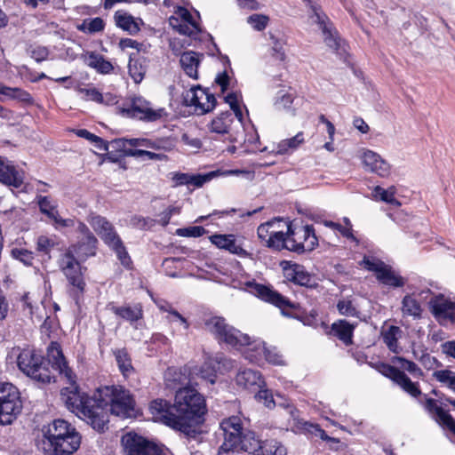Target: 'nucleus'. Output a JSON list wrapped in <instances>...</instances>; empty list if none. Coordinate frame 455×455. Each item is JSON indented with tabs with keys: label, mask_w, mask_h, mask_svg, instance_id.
Listing matches in <instances>:
<instances>
[{
	"label": "nucleus",
	"mask_w": 455,
	"mask_h": 455,
	"mask_svg": "<svg viewBox=\"0 0 455 455\" xmlns=\"http://www.w3.org/2000/svg\"><path fill=\"white\" fill-rule=\"evenodd\" d=\"M49 357L53 363L52 369L66 379L69 385L60 391V399L66 407L98 432L108 429L107 409L99 403L97 397L89 396L80 391L76 382V375L68 367L58 343H51Z\"/></svg>",
	"instance_id": "obj_1"
},
{
	"label": "nucleus",
	"mask_w": 455,
	"mask_h": 455,
	"mask_svg": "<svg viewBox=\"0 0 455 455\" xmlns=\"http://www.w3.org/2000/svg\"><path fill=\"white\" fill-rule=\"evenodd\" d=\"M152 415L162 423L187 435L196 434V427L207 412L204 395L195 387L179 388L173 404L164 400H155L150 404Z\"/></svg>",
	"instance_id": "obj_2"
},
{
	"label": "nucleus",
	"mask_w": 455,
	"mask_h": 455,
	"mask_svg": "<svg viewBox=\"0 0 455 455\" xmlns=\"http://www.w3.org/2000/svg\"><path fill=\"white\" fill-rule=\"evenodd\" d=\"M220 429L224 441L219 449V455H234L239 451L253 455L259 454L262 441L257 438L254 432L243 427L239 417L224 419L220 422Z\"/></svg>",
	"instance_id": "obj_3"
},
{
	"label": "nucleus",
	"mask_w": 455,
	"mask_h": 455,
	"mask_svg": "<svg viewBox=\"0 0 455 455\" xmlns=\"http://www.w3.org/2000/svg\"><path fill=\"white\" fill-rule=\"evenodd\" d=\"M42 448L50 455H71L81 444V435L64 419H54L43 428Z\"/></svg>",
	"instance_id": "obj_4"
},
{
	"label": "nucleus",
	"mask_w": 455,
	"mask_h": 455,
	"mask_svg": "<svg viewBox=\"0 0 455 455\" xmlns=\"http://www.w3.org/2000/svg\"><path fill=\"white\" fill-rule=\"evenodd\" d=\"M99 403L112 414L129 418L133 414L134 400L130 392L121 386L104 387L99 389Z\"/></svg>",
	"instance_id": "obj_5"
},
{
	"label": "nucleus",
	"mask_w": 455,
	"mask_h": 455,
	"mask_svg": "<svg viewBox=\"0 0 455 455\" xmlns=\"http://www.w3.org/2000/svg\"><path fill=\"white\" fill-rule=\"evenodd\" d=\"M47 356H49V349H47ZM49 364L52 366L53 364L50 357L46 361L44 356L28 348L20 351L17 356L19 369L28 377L42 383H50L54 379Z\"/></svg>",
	"instance_id": "obj_6"
},
{
	"label": "nucleus",
	"mask_w": 455,
	"mask_h": 455,
	"mask_svg": "<svg viewBox=\"0 0 455 455\" xmlns=\"http://www.w3.org/2000/svg\"><path fill=\"white\" fill-rule=\"evenodd\" d=\"M206 330L213 334L215 338L228 346L240 347L251 346V337L242 333L239 330L228 324L226 320L220 316H212L204 323Z\"/></svg>",
	"instance_id": "obj_7"
},
{
	"label": "nucleus",
	"mask_w": 455,
	"mask_h": 455,
	"mask_svg": "<svg viewBox=\"0 0 455 455\" xmlns=\"http://www.w3.org/2000/svg\"><path fill=\"white\" fill-rule=\"evenodd\" d=\"M22 409L20 393L11 383H0V425H9Z\"/></svg>",
	"instance_id": "obj_8"
},
{
	"label": "nucleus",
	"mask_w": 455,
	"mask_h": 455,
	"mask_svg": "<svg viewBox=\"0 0 455 455\" xmlns=\"http://www.w3.org/2000/svg\"><path fill=\"white\" fill-rule=\"evenodd\" d=\"M286 249L297 253L312 251L318 245V239L311 225L287 227Z\"/></svg>",
	"instance_id": "obj_9"
},
{
	"label": "nucleus",
	"mask_w": 455,
	"mask_h": 455,
	"mask_svg": "<svg viewBox=\"0 0 455 455\" xmlns=\"http://www.w3.org/2000/svg\"><path fill=\"white\" fill-rule=\"evenodd\" d=\"M305 2L311 10L309 18L312 23L316 24L321 30L324 44L331 51L338 52L341 39L332 22L319 6L314 4L310 0H305Z\"/></svg>",
	"instance_id": "obj_10"
},
{
	"label": "nucleus",
	"mask_w": 455,
	"mask_h": 455,
	"mask_svg": "<svg viewBox=\"0 0 455 455\" xmlns=\"http://www.w3.org/2000/svg\"><path fill=\"white\" fill-rule=\"evenodd\" d=\"M120 113L126 117L147 122H155L166 116L164 108H153L151 103L141 97H134L120 108Z\"/></svg>",
	"instance_id": "obj_11"
},
{
	"label": "nucleus",
	"mask_w": 455,
	"mask_h": 455,
	"mask_svg": "<svg viewBox=\"0 0 455 455\" xmlns=\"http://www.w3.org/2000/svg\"><path fill=\"white\" fill-rule=\"evenodd\" d=\"M59 266L70 285L73 286L74 296L76 297L82 294L84 291L85 283L81 271V266L74 254H72L71 250H68L61 255Z\"/></svg>",
	"instance_id": "obj_12"
},
{
	"label": "nucleus",
	"mask_w": 455,
	"mask_h": 455,
	"mask_svg": "<svg viewBox=\"0 0 455 455\" xmlns=\"http://www.w3.org/2000/svg\"><path fill=\"white\" fill-rule=\"evenodd\" d=\"M183 102L188 107H194L198 115H204L214 108L216 99L208 90L197 85L184 93Z\"/></svg>",
	"instance_id": "obj_13"
},
{
	"label": "nucleus",
	"mask_w": 455,
	"mask_h": 455,
	"mask_svg": "<svg viewBox=\"0 0 455 455\" xmlns=\"http://www.w3.org/2000/svg\"><path fill=\"white\" fill-rule=\"evenodd\" d=\"M121 442L124 455H163L155 443L134 433L124 435Z\"/></svg>",
	"instance_id": "obj_14"
},
{
	"label": "nucleus",
	"mask_w": 455,
	"mask_h": 455,
	"mask_svg": "<svg viewBox=\"0 0 455 455\" xmlns=\"http://www.w3.org/2000/svg\"><path fill=\"white\" fill-rule=\"evenodd\" d=\"M245 284L251 293L259 297L262 300L272 303L279 308L283 309L294 307L293 304L288 299L267 286L255 282H247Z\"/></svg>",
	"instance_id": "obj_15"
},
{
	"label": "nucleus",
	"mask_w": 455,
	"mask_h": 455,
	"mask_svg": "<svg viewBox=\"0 0 455 455\" xmlns=\"http://www.w3.org/2000/svg\"><path fill=\"white\" fill-rule=\"evenodd\" d=\"M429 308L435 318L442 325L455 323V302L443 295L436 296L429 301Z\"/></svg>",
	"instance_id": "obj_16"
},
{
	"label": "nucleus",
	"mask_w": 455,
	"mask_h": 455,
	"mask_svg": "<svg viewBox=\"0 0 455 455\" xmlns=\"http://www.w3.org/2000/svg\"><path fill=\"white\" fill-rule=\"evenodd\" d=\"M263 356L272 364H284L283 357L277 348L275 347H267L265 343L261 341L256 342L253 347L249 348L246 352V357L253 363H259Z\"/></svg>",
	"instance_id": "obj_17"
},
{
	"label": "nucleus",
	"mask_w": 455,
	"mask_h": 455,
	"mask_svg": "<svg viewBox=\"0 0 455 455\" xmlns=\"http://www.w3.org/2000/svg\"><path fill=\"white\" fill-rule=\"evenodd\" d=\"M222 356L216 355L214 358H208L200 367H194L190 371V383L199 385L196 378L201 379L202 382H206L213 385L216 382V369L215 363H220Z\"/></svg>",
	"instance_id": "obj_18"
},
{
	"label": "nucleus",
	"mask_w": 455,
	"mask_h": 455,
	"mask_svg": "<svg viewBox=\"0 0 455 455\" xmlns=\"http://www.w3.org/2000/svg\"><path fill=\"white\" fill-rule=\"evenodd\" d=\"M88 222L108 246L119 238L114 226L105 217L91 214Z\"/></svg>",
	"instance_id": "obj_19"
},
{
	"label": "nucleus",
	"mask_w": 455,
	"mask_h": 455,
	"mask_svg": "<svg viewBox=\"0 0 455 455\" xmlns=\"http://www.w3.org/2000/svg\"><path fill=\"white\" fill-rule=\"evenodd\" d=\"M209 239L211 243L219 249L226 250L242 258L250 256V253L243 248L242 243L237 241L235 235L233 234H214L211 235Z\"/></svg>",
	"instance_id": "obj_20"
},
{
	"label": "nucleus",
	"mask_w": 455,
	"mask_h": 455,
	"mask_svg": "<svg viewBox=\"0 0 455 455\" xmlns=\"http://www.w3.org/2000/svg\"><path fill=\"white\" fill-rule=\"evenodd\" d=\"M364 169L386 178L390 174V165L378 153L365 150L361 156Z\"/></svg>",
	"instance_id": "obj_21"
},
{
	"label": "nucleus",
	"mask_w": 455,
	"mask_h": 455,
	"mask_svg": "<svg viewBox=\"0 0 455 455\" xmlns=\"http://www.w3.org/2000/svg\"><path fill=\"white\" fill-rule=\"evenodd\" d=\"M0 182L8 187L19 188L24 182L23 172H19L12 163L0 156Z\"/></svg>",
	"instance_id": "obj_22"
},
{
	"label": "nucleus",
	"mask_w": 455,
	"mask_h": 455,
	"mask_svg": "<svg viewBox=\"0 0 455 455\" xmlns=\"http://www.w3.org/2000/svg\"><path fill=\"white\" fill-rule=\"evenodd\" d=\"M234 122L233 115L229 111L222 112L215 116L208 124L210 132L225 136V140H232V135L229 133L231 125Z\"/></svg>",
	"instance_id": "obj_23"
},
{
	"label": "nucleus",
	"mask_w": 455,
	"mask_h": 455,
	"mask_svg": "<svg viewBox=\"0 0 455 455\" xmlns=\"http://www.w3.org/2000/svg\"><path fill=\"white\" fill-rule=\"evenodd\" d=\"M220 175V171L210 172L205 174L192 175L188 173H176L172 180L175 186L194 185L196 188L202 187L204 183Z\"/></svg>",
	"instance_id": "obj_24"
},
{
	"label": "nucleus",
	"mask_w": 455,
	"mask_h": 455,
	"mask_svg": "<svg viewBox=\"0 0 455 455\" xmlns=\"http://www.w3.org/2000/svg\"><path fill=\"white\" fill-rule=\"evenodd\" d=\"M203 58V54L193 51L184 52L180 55V63L188 76L196 80L198 79V67Z\"/></svg>",
	"instance_id": "obj_25"
},
{
	"label": "nucleus",
	"mask_w": 455,
	"mask_h": 455,
	"mask_svg": "<svg viewBox=\"0 0 455 455\" xmlns=\"http://www.w3.org/2000/svg\"><path fill=\"white\" fill-rule=\"evenodd\" d=\"M114 20L116 25L130 35H136L140 30V24L142 23L140 19L136 20L128 12L119 10L115 12Z\"/></svg>",
	"instance_id": "obj_26"
},
{
	"label": "nucleus",
	"mask_w": 455,
	"mask_h": 455,
	"mask_svg": "<svg viewBox=\"0 0 455 455\" xmlns=\"http://www.w3.org/2000/svg\"><path fill=\"white\" fill-rule=\"evenodd\" d=\"M98 240L93 236L85 238H79L76 244L72 245L68 250L72 251V254L76 253L81 259H87L88 257L96 254Z\"/></svg>",
	"instance_id": "obj_27"
},
{
	"label": "nucleus",
	"mask_w": 455,
	"mask_h": 455,
	"mask_svg": "<svg viewBox=\"0 0 455 455\" xmlns=\"http://www.w3.org/2000/svg\"><path fill=\"white\" fill-rule=\"evenodd\" d=\"M284 272L288 280L301 286H313L312 276L305 270L303 266L294 264L289 267L284 268Z\"/></svg>",
	"instance_id": "obj_28"
},
{
	"label": "nucleus",
	"mask_w": 455,
	"mask_h": 455,
	"mask_svg": "<svg viewBox=\"0 0 455 455\" xmlns=\"http://www.w3.org/2000/svg\"><path fill=\"white\" fill-rule=\"evenodd\" d=\"M235 380L237 385L244 388H251L253 387H261L264 383L260 373L251 369H245L239 371L236 375Z\"/></svg>",
	"instance_id": "obj_29"
},
{
	"label": "nucleus",
	"mask_w": 455,
	"mask_h": 455,
	"mask_svg": "<svg viewBox=\"0 0 455 455\" xmlns=\"http://www.w3.org/2000/svg\"><path fill=\"white\" fill-rule=\"evenodd\" d=\"M355 326L346 320H339L332 323L331 331L347 346L352 344Z\"/></svg>",
	"instance_id": "obj_30"
},
{
	"label": "nucleus",
	"mask_w": 455,
	"mask_h": 455,
	"mask_svg": "<svg viewBox=\"0 0 455 455\" xmlns=\"http://www.w3.org/2000/svg\"><path fill=\"white\" fill-rule=\"evenodd\" d=\"M394 383L413 398L422 395L419 383L412 381L403 371H400Z\"/></svg>",
	"instance_id": "obj_31"
},
{
	"label": "nucleus",
	"mask_w": 455,
	"mask_h": 455,
	"mask_svg": "<svg viewBox=\"0 0 455 455\" xmlns=\"http://www.w3.org/2000/svg\"><path fill=\"white\" fill-rule=\"evenodd\" d=\"M112 311L116 315H117L130 323L138 321L139 319H141L143 316L142 308L139 305H136L133 307H131V306L113 307Z\"/></svg>",
	"instance_id": "obj_32"
},
{
	"label": "nucleus",
	"mask_w": 455,
	"mask_h": 455,
	"mask_svg": "<svg viewBox=\"0 0 455 455\" xmlns=\"http://www.w3.org/2000/svg\"><path fill=\"white\" fill-rule=\"evenodd\" d=\"M402 331L397 326H389L382 332V339L388 349L394 353H399L398 338L401 336Z\"/></svg>",
	"instance_id": "obj_33"
},
{
	"label": "nucleus",
	"mask_w": 455,
	"mask_h": 455,
	"mask_svg": "<svg viewBox=\"0 0 455 455\" xmlns=\"http://www.w3.org/2000/svg\"><path fill=\"white\" fill-rule=\"evenodd\" d=\"M304 142L302 132H299L291 139L281 140L276 146V154L285 155L297 149Z\"/></svg>",
	"instance_id": "obj_34"
},
{
	"label": "nucleus",
	"mask_w": 455,
	"mask_h": 455,
	"mask_svg": "<svg viewBox=\"0 0 455 455\" xmlns=\"http://www.w3.org/2000/svg\"><path fill=\"white\" fill-rule=\"evenodd\" d=\"M86 64L102 74H108L113 69V66L109 61L94 52H91L87 56Z\"/></svg>",
	"instance_id": "obj_35"
},
{
	"label": "nucleus",
	"mask_w": 455,
	"mask_h": 455,
	"mask_svg": "<svg viewBox=\"0 0 455 455\" xmlns=\"http://www.w3.org/2000/svg\"><path fill=\"white\" fill-rule=\"evenodd\" d=\"M0 94L4 96L7 99L18 100L22 102H31L32 101V97L28 92H26L20 88H17V87L12 88V87L5 86L1 82H0Z\"/></svg>",
	"instance_id": "obj_36"
},
{
	"label": "nucleus",
	"mask_w": 455,
	"mask_h": 455,
	"mask_svg": "<svg viewBox=\"0 0 455 455\" xmlns=\"http://www.w3.org/2000/svg\"><path fill=\"white\" fill-rule=\"evenodd\" d=\"M105 28L104 20L100 18L84 19L82 23L76 26L77 30L86 34H95L103 31Z\"/></svg>",
	"instance_id": "obj_37"
},
{
	"label": "nucleus",
	"mask_w": 455,
	"mask_h": 455,
	"mask_svg": "<svg viewBox=\"0 0 455 455\" xmlns=\"http://www.w3.org/2000/svg\"><path fill=\"white\" fill-rule=\"evenodd\" d=\"M258 455H286V448L276 440H266L261 442Z\"/></svg>",
	"instance_id": "obj_38"
},
{
	"label": "nucleus",
	"mask_w": 455,
	"mask_h": 455,
	"mask_svg": "<svg viewBox=\"0 0 455 455\" xmlns=\"http://www.w3.org/2000/svg\"><path fill=\"white\" fill-rule=\"evenodd\" d=\"M402 311L403 315L419 318L422 309L416 299L411 295H406L402 301Z\"/></svg>",
	"instance_id": "obj_39"
},
{
	"label": "nucleus",
	"mask_w": 455,
	"mask_h": 455,
	"mask_svg": "<svg viewBox=\"0 0 455 455\" xmlns=\"http://www.w3.org/2000/svg\"><path fill=\"white\" fill-rule=\"evenodd\" d=\"M377 279L383 284L394 287H402L404 284L403 278L396 275L389 266H387L383 271L379 274Z\"/></svg>",
	"instance_id": "obj_40"
},
{
	"label": "nucleus",
	"mask_w": 455,
	"mask_h": 455,
	"mask_svg": "<svg viewBox=\"0 0 455 455\" xmlns=\"http://www.w3.org/2000/svg\"><path fill=\"white\" fill-rule=\"evenodd\" d=\"M395 187H390L387 189H384L380 186H376L372 191L373 197H379V199L383 202L390 204L394 206H400L401 203L395 197Z\"/></svg>",
	"instance_id": "obj_41"
},
{
	"label": "nucleus",
	"mask_w": 455,
	"mask_h": 455,
	"mask_svg": "<svg viewBox=\"0 0 455 455\" xmlns=\"http://www.w3.org/2000/svg\"><path fill=\"white\" fill-rule=\"evenodd\" d=\"M115 357L119 370L124 376H129L133 371L132 360L125 349L115 351Z\"/></svg>",
	"instance_id": "obj_42"
},
{
	"label": "nucleus",
	"mask_w": 455,
	"mask_h": 455,
	"mask_svg": "<svg viewBox=\"0 0 455 455\" xmlns=\"http://www.w3.org/2000/svg\"><path fill=\"white\" fill-rule=\"evenodd\" d=\"M392 362L395 363H398L402 369L407 371L414 377L420 378L423 376L422 370L412 361H409L401 356H395L392 359Z\"/></svg>",
	"instance_id": "obj_43"
},
{
	"label": "nucleus",
	"mask_w": 455,
	"mask_h": 455,
	"mask_svg": "<svg viewBox=\"0 0 455 455\" xmlns=\"http://www.w3.org/2000/svg\"><path fill=\"white\" fill-rule=\"evenodd\" d=\"M129 74L136 84H139L144 78L146 68L142 66V64L139 61V60L133 59L132 56L130 57V61L128 64Z\"/></svg>",
	"instance_id": "obj_44"
},
{
	"label": "nucleus",
	"mask_w": 455,
	"mask_h": 455,
	"mask_svg": "<svg viewBox=\"0 0 455 455\" xmlns=\"http://www.w3.org/2000/svg\"><path fill=\"white\" fill-rule=\"evenodd\" d=\"M270 39L272 41V57L281 62L286 60V53L284 50L285 41L282 38L271 35Z\"/></svg>",
	"instance_id": "obj_45"
},
{
	"label": "nucleus",
	"mask_w": 455,
	"mask_h": 455,
	"mask_svg": "<svg viewBox=\"0 0 455 455\" xmlns=\"http://www.w3.org/2000/svg\"><path fill=\"white\" fill-rule=\"evenodd\" d=\"M13 259L23 263L25 266H31L35 259L34 253L25 248H13L11 251Z\"/></svg>",
	"instance_id": "obj_46"
},
{
	"label": "nucleus",
	"mask_w": 455,
	"mask_h": 455,
	"mask_svg": "<svg viewBox=\"0 0 455 455\" xmlns=\"http://www.w3.org/2000/svg\"><path fill=\"white\" fill-rule=\"evenodd\" d=\"M108 247L116 253L117 258L123 265L128 266L130 264L131 259L120 237L108 245Z\"/></svg>",
	"instance_id": "obj_47"
},
{
	"label": "nucleus",
	"mask_w": 455,
	"mask_h": 455,
	"mask_svg": "<svg viewBox=\"0 0 455 455\" xmlns=\"http://www.w3.org/2000/svg\"><path fill=\"white\" fill-rule=\"evenodd\" d=\"M434 377L441 383L455 391V372L449 370H441L434 372Z\"/></svg>",
	"instance_id": "obj_48"
},
{
	"label": "nucleus",
	"mask_w": 455,
	"mask_h": 455,
	"mask_svg": "<svg viewBox=\"0 0 455 455\" xmlns=\"http://www.w3.org/2000/svg\"><path fill=\"white\" fill-rule=\"evenodd\" d=\"M293 100L294 97L291 94L285 93L276 99L275 107L277 110H286L291 116H294L295 109L291 107Z\"/></svg>",
	"instance_id": "obj_49"
},
{
	"label": "nucleus",
	"mask_w": 455,
	"mask_h": 455,
	"mask_svg": "<svg viewBox=\"0 0 455 455\" xmlns=\"http://www.w3.org/2000/svg\"><path fill=\"white\" fill-rule=\"evenodd\" d=\"M441 414L435 417V421L444 429H448L455 435V419L446 411H440Z\"/></svg>",
	"instance_id": "obj_50"
},
{
	"label": "nucleus",
	"mask_w": 455,
	"mask_h": 455,
	"mask_svg": "<svg viewBox=\"0 0 455 455\" xmlns=\"http://www.w3.org/2000/svg\"><path fill=\"white\" fill-rule=\"evenodd\" d=\"M38 205L40 212L46 215L48 218L54 217L53 215L58 212L56 205L52 204L48 196H38Z\"/></svg>",
	"instance_id": "obj_51"
},
{
	"label": "nucleus",
	"mask_w": 455,
	"mask_h": 455,
	"mask_svg": "<svg viewBox=\"0 0 455 455\" xmlns=\"http://www.w3.org/2000/svg\"><path fill=\"white\" fill-rule=\"evenodd\" d=\"M55 242L52 238L46 235H40L36 239V251L44 254H49L54 248Z\"/></svg>",
	"instance_id": "obj_52"
},
{
	"label": "nucleus",
	"mask_w": 455,
	"mask_h": 455,
	"mask_svg": "<svg viewBox=\"0 0 455 455\" xmlns=\"http://www.w3.org/2000/svg\"><path fill=\"white\" fill-rule=\"evenodd\" d=\"M288 239V233L286 231H280L273 239H267V246L268 248L282 250L286 249V241Z\"/></svg>",
	"instance_id": "obj_53"
},
{
	"label": "nucleus",
	"mask_w": 455,
	"mask_h": 455,
	"mask_svg": "<svg viewBox=\"0 0 455 455\" xmlns=\"http://www.w3.org/2000/svg\"><path fill=\"white\" fill-rule=\"evenodd\" d=\"M337 308L340 315L346 316H357L358 315V311L353 302L348 299L339 300L337 304Z\"/></svg>",
	"instance_id": "obj_54"
},
{
	"label": "nucleus",
	"mask_w": 455,
	"mask_h": 455,
	"mask_svg": "<svg viewBox=\"0 0 455 455\" xmlns=\"http://www.w3.org/2000/svg\"><path fill=\"white\" fill-rule=\"evenodd\" d=\"M323 224H324V226H326L328 228H331L332 229L339 231L343 236L347 237V239H350V240L357 243V240L354 236L353 230L351 229L350 227H345V226H342L339 223H336V222H333L331 220H325L323 222Z\"/></svg>",
	"instance_id": "obj_55"
},
{
	"label": "nucleus",
	"mask_w": 455,
	"mask_h": 455,
	"mask_svg": "<svg viewBox=\"0 0 455 455\" xmlns=\"http://www.w3.org/2000/svg\"><path fill=\"white\" fill-rule=\"evenodd\" d=\"M376 369L379 372L390 379L393 382H395V379L401 371V370L398 368L384 363L377 364Z\"/></svg>",
	"instance_id": "obj_56"
},
{
	"label": "nucleus",
	"mask_w": 455,
	"mask_h": 455,
	"mask_svg": "<svg viewBox=\"0 0 455 455\" xmlns=\"http://www.w3.org/2000/svg\"><path fill=\"white\" fill-rule=\"evenodd\" d=\"M226 102L230 106V108L235 113V116L237 119L242 122L243 120V112L239 106V97L236 93H229L225 98Z\"/></svg>",
	"instance_id": "obj_57"
},
{
	"label": "nucleus",
	"mask_w": 455,
	"mask_h": 455,
	"mask_svg": "<svg viewBox=\"0 0 455 455\" xmlns=\"http://www.w3.org/2000/svg\"><path fill=\"white\" fill-rule=\"evenodd\" d=\"M155 224V220L150 218L141 216H134L131 220V225L138 229L147 230L151 228Z\"/></svg>",
	"instance_id": "obj_58"
},
{
	"label": "nucleus",
	"mask_w": 455,
	"mask_h": 455,
	"mask_svg": "<svg viewBox=\"0 0 455 455\" xmlns=\"http://www.w3.org/2000/svg\"><path fill=\"white\" fill-rule=\"evenodd\" d=\"M363 264L365 268L370 271H373L376 274V277L379 276L383 269L387 266L384 262L379 259H370L368 258H364L363 260Z\"/></svg>",
	"instance_id": "obj_59"
},
{
	"label": "nucleus",
	"mask_w": 455,
	"mask_h": 455,
	"mask_svg": "<svg viewBox=\"0 0 455 455\" xmlns=\"http://www.w3.org/2000/svg\"><path fill=\"white\" fill-rule=\"evenodd\" d=\"M267 20V17L260 14H252L247 18V22L258 31L266 28Z\"/></svg>",
	"instance_id": "obj_60"
},
{
	"label": "nucleus",
	"mask_w": 455,
	"mask_h": 455,
	"mask_svg": "<svg viewBox=\"0 0 455 455\" xmlns=\"http://www.w3.org/2000/svg\"><path fill=\"white\" fill-rule=\"evenodd\" d=\"M205 229L200 226H195L186 228H179L177 230V234L181 236H188V237H200L205 233Z\"/></svg>",
	"instance_id": "obj_61"
},
{
	"label": "nucleus",
	"mask_w": 455,
	"mask_h": 455,
	"mask_svg": "<svg viewBox=\"0 0 455 455\" xmlns=\"http://www.w3.org/2000/svg\"><path fill=\"white\" fill-rule=\"evenodd\" d=\"M255 398L267 408H272L275 405L273 395L267 389L259 390L255 395Z\"/></svg>",
	"instance_id": "obj_62"
},
{
	"label": "nucleus",
	"mask_w": 455,
	"mask_h": 455,
	"mask_svg": "<svg viewBox=\"0 0 455 455\" xmlns=\"http://www.w3.org/2000/svg\"><path fill=\"white\" fill-rule=\"evenodd\" d=\"M79 92L84 96L86 100H92L95 102H102V94L95 88H80Z\"/></svg>",
	"instance_id": "obj_63"
},
{
	"label": "nucleus",
	"mask_w": 455,
	"mask_h": 455,
	"mask_svg": "<svg viewBox=\"0 0 455 455\" xmlns=\"http://www.w3.org/2000/svg\"><path fill=\"white\" fill-rule=\"evenodd\" d=\"M425 409L433 416L435 419V417H438L441 412L444 410L437 405L436 401L433 398H426L424 403Z\"/></svg>",
	"instance_id": "obj_64"
}]
</instances>
